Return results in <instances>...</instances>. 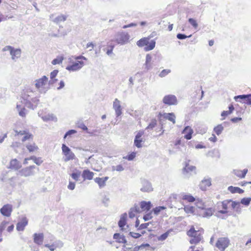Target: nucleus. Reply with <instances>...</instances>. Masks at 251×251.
Returning <instances> with one entry per match:
<instances>
[{
	"label": "nucleus",
	"mask_w": 251,
	"mask_h": 251,
	"mask_svg": "<svg viewBox=\"0 0 251 251\" xmlns=\"http://www.w3.org/2000/svg\"><path fill=\"white\" fill-rule=\"evenodd\" d=\"M62 150L63 154L65 156L64 161L67 162L73 160L75 158V154L71 151V149L65 144H62Z\"/></svg>",
	"instance_id": "obj_2"
},
{
	"label": "nucleus",
	"mask_w": 251,
	"mask_h": 251,
	"mask_svg": "<svg viewBox=\"0 0 251 251\" xmlns=\"http://www.w3.org/2000/svg\"><path fill=\"white\" fill-rule=\"evenodd\" d=\"M201 239V236L200 233L197 234V235L192 237V238L190 240V243L191 244H196L200 242Z\"/></svg>",
	"instance_id": "obj_32"
},
{
	"label": "nucleus",
	"mask_w": 251,
	"mask_h": 251,
	"mask_svg": "<svg viewBox=\"0 0 251 251\" xmlns=\"http://www.w3.org/2000/svg\"><path fill=\"white\" fill-rule=\"evenodd\" d=\"M81 175V172L78 170H76L75 172H74L71 175V177L75 181L79 180V178L80 177Z\"/></svg>",
	"instance_id": "obj_38"
},
{
	"label": "nucleus",
	"mask_w": 251,
	"mask_h": 251,
	"mask_svg": "<svg viewBox=\"0 0 251 251\" xmlns=\"http://www.w3.org/2000/svg\"><path fill=\"white\" fill-rule=\"evenodd\" d=\"M12 211V206L8 204L3 205L0 209V213L6 217H9Z\"/></svg>",
	"instance_id": "obj_11"
},
{
	"label": "nucleus",
	"mask_w": 251,
	"mask_h": 251,
	"mask_svg": "<svg viewBox=\"0 0 251 251\" xmlns=\"http://www.w3.org/2000/svg\"><path fill=\"white\" fill-rule=\"evenodd\" d=\"M25 106L31 109H34L36 107V105H34L32 103V101L30 100H25Z\"/></svg>",
	"instance_id": "obj_49"
},
{
	"label": "nucleus",
	"mask_w": 251,
	"mask_h": 251,
	"mask_svg": "<svg viewBox=\"0 0 251 251\" xmlns=\"http://www.w3.org/2000/svg\"><path fill=\"white\" fill-rule=\"evenodd\" d=\"M211 185V179L210 178L204 179L201 181L200 184V187L201 190L205 191L206 190L207 187H209Z\"/></svg>",
	"instance_id": "obj_22"
},
{
	"label": "nucleus",
	"mask_w": 251,
	"mask_h": 251,
	"mask_svg": "<svg viewBox=\"0 0 251 251\" xmlns=\"http://www.w3.org/2000/svg\"><path fill=\"white\" fill-rule=\"evenodd\" d=\"M28 224V221L26 218H24L19 222L16 225V229L18 231H23L25 227Z\"/></svg>",
	"instance_id": "obj_15"
},
{
	"label": "nucleus",
	"mask_w": 251,
	"mask_h": 251,
	"mask_svg": "<svg viewBox=\"0 0 251 251\" xmlns=\"http://www.w3.org/2000/svg\"><path fill=\"white\" fill-rule=\"evenodd\" d=\"M158 117L160 120L161 122L163 123V120H169L173 123V124H176V115L174 113H164L162 114L159 113Z\"/></svg>",
	"instance_id": "obj_5"
},
{
	"label": "nucleus",
	"mask_w": 251,
	"mask_h": 251,
	"mask_svg": "<svg viewBox=\"0 0 251 251\" xmlns=\"http://www.w3.org/2000/svg\"><path fill=\"white\" fill-rule=\"evenodd\" d=\"M233 172L234 175H236L237 176L240 178H244L248 172V169H245L242 171L235 170H234Z\"/></svg>",
	"instance_id": "obj_27"
},
{
	"label": "nucleus",
	"mask_w": 251,
	"mask_h": 251,
	"mask_svg": "<svg viewBox=\"0 0 251 251\" xmlns=\"http://www.w3.org/2000/svg\"><path fill=\"white\" fill-rule=\"evenodd\" d=\"M8 222L5 221H3V222H2L0 225V230L3 231L5 229L7 225L8 224Z\"/></svg>",
	"instance_id": "obj_63"
},
{
	"label": "nucleus",
	"mask_w": 251,
	"mask_h": 251,
	"mask_svg": "<svg viewBox=\"0 0 251 251\" xmlns=\"http://www.w3.org/2000/svg\"><path fill=\"white\" fill-rule=\"evenodd\" d=\"M63 59V58L61 57H57L56 58L54 59L52 61L51 63L53 65L59 64L62 62Z\"/></svg>",
	"instance_id": "obj_54"
},
{
	"label": "nucleus",
	"mask_w": 251,
	"mask_h": 251,
	"mask_svg": "<svg viewBox=\"0 0 251 251\" xmlns=\"http://www.w3.org/2000/svg\"><path fill=\"white\" fill-rule=\"evenodd\" d=\"M188 22L195 28L198 26L197 21L193 18H189L188 19Z\"/></svg>",
	"instance_id": "obj_55"
},
{
	"label": "nucleus",
	"mask_w": 251,
	"mask_h": 251,
	"mask_svg": "<svg viewBox=\"0 0 251 251\" xmlns=\"http://www.w3.org/2000/svg\"><path fill=\"white\" fill-rule=\"evenodd\" d=\"M29 159L33 160L34 162L38 165H40L43 162L40 158H37L34 156H31Z\"/></svg>",
	"instance_id": "obj_50"
},
{
	"label": "nucleus",
	"mask_w": 251,
	"mask_h": 251,
	"mask_svg": "<svg viewBox=\"0 0 251 251\" xmlns=\"http://www.w3.org/2000/svg\"><path fill=\"white\" fill-rule=\"evenodd\" d=\"M230 201H231V200L223 201L222 202V208L225 210H226L227 209V204Z\"/></svg>",
	"instance_id": "obj_61"
},
{
	"label": "nucleus",
	"mask_w": 251,
	"mask_h": 251,
	"mask_svg": "<svg viewBox=\"0 0 251 251\" xmlns=\"http://www.w3.org/2000/svg\"><path fill=\"white\" fill-rule=\"evenodd\" d=\"M229 240L226 237L219 238L216 243V247L221 251H225L228 247Z\"/></svg>",
	"instance_id": "obj_3"
},
{
	"label": "nucleus",
	"mask_w": 251,
	"mask_h": 251,
	"mask_svg": "<svg viewBox=\"0 0 251 251\" xmlns=\"http://www.w3.org/2000/svg\"><path fill=\"white\" fill-rule=\"evenodd\" d=\"M127 214L125 213L123 214L120 217V219L118 222V226L123 231L124 230V226L126 224Z\"/></svg>",
	"instance_id": "obj_18"
},
{
	"label": "nucleus",
	"mask_w": 251,
	"mask_h": 251,
	"mask_svg": "<svg viewBox=\"0 0 251 251\" xmlns=\"http://www.w3.org/2000/svg\"><path fill=\"white\" fill-rule=\"evenodd\" d=\"M141 184L142 187L140 189L142 192H150L153 190L151 184L148 180L143 179H141Z\"/></svg>",
	"instance_id": "obj_10"
},
{
	"label": "nucleus",
	"mask_w": 251,
	"mask_h": 251,
	"mask_svg": "<svg viewBox=\"0 0 251 251\" xmlns=\"http://www.w3.org/2000/svg\"><path fill=\"white\" fill-rule=\"evenodd\" d=\"M152 218V212H149L143 216V219L145 221H148Z\"/></svg>",
	"instance_id": "obj_58"
},
{
	"label": "nucleus",
	"mask_w": 251,
	"mask_h": 251,
	"mask_svg": "<svg viewBox=\"0 0 251 251\" xmlns=\"http://www.w3.org/2000/svg\"><path fill=\"white\" fill-rule=\"evenodd\" d=\"M224 130V127L221 124L218 125L214 128V131L217 135H220Z\"/></svg>",
	"instance_id": "obj_39"
},
{
	"label": "nucleus",
	"mask_w": 251,
	"mask_h": 251,
	"mask_svg": "<svg viewBox=\"0 0 251 251\" xmlns=\"http://www.w3.org/2000/svg\"><path fill=\"white\" fill-rule=\"evenodd\" d=\"M94 180L98 184L100 188H103L105 186V182L101 177H96L94 179Z\"/></svg>",
	"instance_id": "obj_36"
},
{
	"label": "nucleus",
	"mask_w": 251,
	"mask_h": 251,
	"mask_svg": "<svg viewBox=\"0 0 251 251\" xmlns=\"http://www.w3.org/2000/svg\"><path fill=\"white\" fill-rule=\"evenodd\" d=\"M182 199L183 200H186L189 202H194L195 201V198L190 195L184 194L182 196Z\"/></svg>",
	"instance_id": "obj_41"
},
{
	"label": "nucleus",
	"mask_w": 251,
	"mask_h": 251,
	"mask_svg": "<svg viewBox=\"0 0 251 251\" xmlns=\"http://www.w3.org/2000/svg\"><path fill=\"white\" fill-rule=\"evenodd\" d=\"M10 54L11 55L12 59L16 61L17 59L19 58L21 56V50L20 49H13L12 50H11Z\"/></svg>",
	"instance_id": "obj_21"
},
{
	"label": "nucleus",
	"mask_w": 251,
	"mask_h": 251,
	"mask_svg": "<svg viewBox=\"0 0 251 251\" xmlns=\"http://www.w3.org/2000/svg\"><path fill=\"white\" fill-rule=\"evenodd\" d=\"M185 212L187 213H194L195 208L192 206H186L184 208Z\"/></svg>",
	"instance_id": "obj_43"
},
{
	"label": "nucleus",
	"mask_w": 251,
	"mask_h": 251,
	"mask_svg": "<svg viewBox=\"0 0 251 251\" xmlns=\"http://www.w3.org/2000/svg\"><path fill=\"white\" fill-rule=\"evenodd\" d=\"M183 133H186L184 135V138L187 140H190L192 138V135L193 133V130L191 127L187 126L183 129Z\"/></svg>",
	"instance_id": "obj_24"
},
{
	"label": "nucleus",
	"mask_w": 251,
	"mask_h": 251,
	"mask_svg": "<svg viewBox=\"0 0 251 251\" xmlns=\"http://www.w3.org/2000/svg\"><path fill=\"white\" fill-rule=\"evenodd\" d=\"M189 161L190 160H188V162H185V166L182 169L183 175L187 177H189L190 175H192V172H194L195 174H196V167L194 166L189 165Z\"/></svg>",
	"instance_id": "obj_7"
},
{
	"label": "nucleus",
	"mask_w": 251,
	"mask_h": 251,
	"mask_svg": "<svg viewBox=\"0 0 251 251\" xmlns=\"http://www.w3.org/2000/svg\"><path fill=\"white\" fill-rule=\"evenodd\" d=\"M196 206L200 209H205V205L201 200H198L196 203Z\"/></svg>",
	"instance_id": "obj_57"
},
{
	"label": "nucleus",
	"mask_w": 251,
	"mask_h": 251,
	"mask_svg": "<svg viewBox=\"0 0 251 251\" xmlns=\"http://www.w3.org/2000/svg\"><path fill=\"white\" fill-rule=\"evenodd\" d=\"M78 127L84 130L87 131L88 130L87 127L84 125L83 123H79L78 124Z\"/></svg>",
	"instance_id": "obj_64"
},
{
	"label": "nucleus",
	"mask_w": 251,
	"mask_h": 251,
	"mask_svg": "<svg viewBox=\"0 0 251 251\" xmlns=\"http://www.w3.org/2000/svg\"><path fill=\"white\" fill-rule=\"evenodd\" d=\"M58 73V71L57 70H54L51 72L50 75L51 80L50 81V83H53L57 80V79H55L54 78L56 76Z\"/></svg>",
	"instance_id": "obj_33"
},
{
	"label": "nucleus",
	"mask_w": 251,
	"mask_h": 251,
	"mask_svg": "<svg viewBox=\"0 0 251 251\" xmlns=\"http://www.w3.org/2000/svg\"><path fill=\"white\" fill-rule=\"evenodd\" d=\"M33 241L34 243L38 245H41L44 241V234L43 233H35L33 235Z\"/></svg>",
	"instance_id": "obj_13"
},
{
	"label": "nucleus",
	"mask_w": 251,
	"mask_h": 251,
	"mask_svg": "<svg viewBox=\"0 0 251 251\" xmlns=\"http://www.w3.org/2000/svg\"><path fill=\"white\" fill-rule=\"evenodd\" d=\"M150 247V245L148 243L143 244L141 245L140 246H137L134 247L132 249H131L130 250V251H138L139 250H142V249L145 248V247Z\"/></svg>",
	"instance_id": "obj_40"
},
{
	"label": "nucleus",
	"mask_w": 251,
	"mask_h": 251,
	"mask_svg": "<svg viewBox=\"0 0 251 251\" xmlns=\"http://www.w3.org/2000/svg\"><path fill=\"white\" fill-rule=\"evenodd\" d=\"M191 36H192V35H190L189 36H187V35H186L184 34L178 33L176 35V37H177V39H178L179 40H183V39H186L187 38L191 37Z\"/></svg>",
	"instance_id": "obj_56"
},
{
	"label": "nucleus",
	"mask_w": 251,
	"mask_h": 251,
	"mask_svg": "<svg viewBox=\"0 0 251 251\" xmlns=\"http://www.w3.org/2000/svg\"><path fill=\"white\" fill-rule=\"evenodd\" d=\"M130 38L129 34L125 31L118 32L115 34L113 41L118 44L124 45L128 42Z\"/></svg>",
	"instance_id": "obj_1"
},
{
	"label": "nucleus",
	"mask_w": 251,
	"mask_h": 251,
	"mask_svg": "<svg viewBox=\"0 0 251 251\" xmlns=\"http://www.w3.org/2000/svg\"><path fill=\"white\" fill-rule=\"evenodd\" d=\"M171 72V70L169 69L163 70L159 75V76L161 77H163L167 75Z\"/></svg>",
	"instance_id": "obj_53"
},
{
	"label": "nucleus",
	"mask_w": 251,
	"mask_h": 251,
	"mask_svg": "<svg viewBox=\"0 0 251 251\" xmlns=\"http://www.w3.org/2000/svg\"><path fill=\"white\" fill-rule=\"evenodd\" d=\"M156 125L157 121L155 119H153L151 121L146 129L152 130Z\"/></svg>",
	"instance_id": "obj_46"
},
{
	"label": "nucleus",
	"mask_w": 251,
	"mask_h": 251,
	"mask_svg": "<svg viewBox=\"0 0 251 251\" xmlns=\"http://www.w3.org/2000/svg\"><path fill=\"white\" fill-rule=\"evenodd\" d=\"M213 210L212 208L205 209L202 212V215L204 217H209L213 214Z\"/></svg>",
	"instance_id": "obj_34"
},
{
	"label": "nucleus",
	"mask_w": 251,
	"mask_h": 251,
	"mask_svg": "<svg viewBox=\"0 0 251 251\" xmlns=\"http://www.w3.org/2000/svg\"><path fill=\"white\" fill-rule=\"evenodd\" d=\"M155 44L156 42L154 40H152L151 42H149L148 44L144 48L145 50L147 51L153 50L155 46Z\"/></svg>",
	"instance_id": "obj_31"
},
{
	"label": "nucleus",
	"mask_w": 251,
	"mask_h": 251,
	"mask_svg": "<svg viewBox=\"0 0 251 251\" xmlns=\"http://www.w3.org/2000/svg\"><path fill=\"white\" fill-rule=\"evenodd\" d=\"M199 234L198 231L196 230L194 227H192L187 232V235L190 237H193Z\"/></svg>",
	"instance_id": "obj_45"
},
{
	"label": "nucleus",
	"mask_w": 251,
	"mask_h": 251,
	"mask_svg": "<svg viewBox=\"0 0 251 251\" xmlns=\"http://www.w3.org/2000/svg\"><path fill=\"white\" fill-rule=\"evenodd\" d=\"M22 167L21 163L16 159H12L10 161L9 168L14 170H18Z\"/></svg>",
	"instance_id": "obj_14"
},
{
	"label": "nucleus",
	"mask_w": 251,
	"mask_h": 251,
	"mask_svg": "<svg viewBox=\"0 0 251 251\" xmlns=\"http://www.w3.org/2000/svg\"><path fill=\"white\" fill-rule=\"evenodd\" d=\"M17 177L16 176H13L10 178L8 179L9 183L10 186H11L13 187H14L16 186V184L15 181L17 179Z\"/></svg>",
	"instance_id": "obj_52"
},
{
	"label": "nucleus",
	"mask_w": 251,
	"mask_h": 251,
	"mask_svg": "<svg viewBox=\"0 0 251 251\" xmlns=\"http://www.w3.org/2000/svg\"><path fill=\"white\" fill-rule=\"evenodd\" d=\"M33 92L30 89L25 90L22 94V97L24 100H30L33 96Z\"/></svg>",
	"instance_id": "obj_17"
},
{
	"label": "nucleus",
	"mask_w": 251,
	"mask_h": 251,
	"mask_svg": "<svg viewBox=\"0 0 251 251\" xmlns=\"http://www.w3.org/2000/svg\"><path fill=\"white\" fill-rule=\"evenodd\" d=\"M149 38H143L137 42V45L139 47L146 46L149 43Z\"/></svg>",
	"instance_id": "obj_29"
},
{
	"label": "nucleus",
	"mask_w": 251,
	"mask_h": 251,
	"mask_svg": "<svg viewBox=\"0 0 251 251\" xmlns=\"http://www.w3.org/2000/svg\"><path fill=\"white\" fill-rule=\"evenodd\" d=\"M228 190L232 194H242L244 192V191L243 189H241L240 188L238 187H234L232 186H229L228 187Z\"/></svg>",
	"instance_id": "obj_28"
},
{
	"label": "nucleus",
	"mask_w": 251,
	"mask_h": 251,
	"mask_svg": "<svg viewBox=\"0 0 251 251\" xmlns=\"http://www.w3.org/2000/svg\"><path fill=\"white\" fill-rule=\"evenodd\" d=\"M144 142L142 138L140 139H134V145L138 148H140L142 147L141 143Z\"/></svg>",
	"instance_id": "obj_48"
},
{
	"label": "nucleus",
	"mask_w": 251,
	"mask_h": 251,
	"mask_svg": "<svg viewBox=\"0 0 251 251\" xmlns=\"http://www.w3.org/2000/svg\"><path fill=\"white\" fill-rule=\"evenodd\" d=\"M25 147L30 152H33L38 149V146L34 142L32 144H26Z\"/></svg>",
	"instance_id": "obj_30"
},
{
	"label": "nucleus",
	"mask_w": 251,
	"mask_h": 251,
	"mask_svg": "<svg viewBox=\"0 0 251 251\" xmlns=\"http://www.w3.org/2000/svg\"><path fill=\"white\" fill-rule=\"evenodd\" d=\"M48 79V77L44 75L42 78L36 80L35 84V87L38 89L44 86L47 83Z\"/></svg>",
	"instance_id": "obj_16"
},
{
	"label": "nucleus",
	"mask_w": 251,
	"mask_h": 251,
	"mask_svg": "<svg viewBox=\"0 0 251 251\" xmlns=\"http://www.w3.org/2000/svg\"><path fill=\"white\" fill-rule=\"evenodd\" d=\"M94 175V174L93 172H91L88 169H86L83 171L82 176L84 180H85V179L91 180L93 179Z\"/></svg>",
	"instance_id": "obj_20"
},
{
	"label": "nucleus",
	"mask_w": 251,
	"mask_h": 251,
	"mask_svg": "<svg viewBox=\"0 0 251 251\" xmlns=\"http://www.w3.org/2000/svg\"><path fill=\"white\" fill-rule=\"evenodd\" d=\"M42 119L45 122H48L49 121L56 122L57 121V118L54 116L53 114L52 113L48 114L46 115L42 116Z\"/></svg>",
	"instance_id": "obj_25"
},
{
	"label": "nucleus",
	"mask_w": 251,
	"mask_h": 251,
	"mask_svg": "<svg viewBox=\"0 0 251 251\" xmlns=\"http://www.w3.org/2000/svg\"><path fill=\"white\" fill-rule=\"evenodd\" d=\"M28 132L27 129L23 130L18 131L17 130H15V132L16 133V135H25V134H26Z\"/></svg>",
	"instance_id": "obj_60"
},
{
	"label": "nucleus",
	"mask_w": 251,
	"mask_h": 251,
	"mask_svg": "<svg viewBox=\"0 0 251 251\" xmlns=\"http://www.w3.org/2000/svg\"><path fill=\"white\" fill-rule=\"evenodd\" d=\"M17 108L18 109V110L19 111V114L20 116L24 117L26 115V113L25 112V108H21V105L17 104Z\"/></svg>",
	"instance_id": "obj_42"
},
{
	"label": "nucleus",
	"mask_w": 251,
	"mask_h": 251,
	"mask_svg": "<svg viewBox=\"0 0 251 251\" xmlns=\"http://www.w3.org/2000/svg\"><path fill=\"white\" fill-rule=\"evenodd\" d=\"M136 156V153L134 152H131L130 154L124 156L123 158L127 159L129 161L133 160Z\"/></svg>",
	"instance_id": "obj_51"
},
{
	"label": "nucleus",
	"mask_w": 251,
	"mask_h": 251,
	"mask_svg": "<svg viewBox=\"0 0 251 251\" xmlns=\"http://www.w3.org/2000/svg\"><path fill=\"white\" fill-rule=\"evenodd\" d=\"M115 168V167H114V166L112 167L113 171L116 170L117 171H118V172H122L124 170V167L121 165H118L116 166V168Z\"/></svg>",
	"instance_id": "obj_62"
},
{
	"label": "nucleus",
	"mask_w": 251,
	"mask_h": 251,
	"mask_svg": "<svg viewBox=\"0 0 251 251\" xmlns=\"http://www.w3.org/2000/svg\"><path fill=\"white\" fill-rule=\"evenodd\" d=\"M113 238L116 240L117 242L120 243L126 244L127 243V240H126L125 236L119 233H115L113 235Z\"/></svg>",
	"instance_id": "obj_19"
},
{
	"label": "nucleus",
	"mask_w": 251,
	"mask_h": 251,
	"mask_svg": "<svg viewBox=\"0 0 251 251\" xmlns=\"http://www.w3.org/2000/svg\"><path fill=\"white\" fill-rule=\"evenodd\" d=\"M166 208V207L165 206H159L153 208L152 212H153L154 215H157L159 214L160 211L165 209Z\"/></svg>",
	"instance_id": "obj_37"
},
{
	"label": "nucleus",
	"mask_w": 251,
	"mask_h": 251,
	"mask_svg": "<svg viewBox=\"0 0 251 251\" xmlns=\"http://www.w3.org/2000/svg\"><path fill=\"white\" fill-rule=\"evenodd\" d=\"M36 167L34 165L26 167L20 170L18 172L17 175H19L21 176H24L25 177L33 176L35 174V172L33 170Z\"/></svg>",
	"instance_id": "obj_6"
},
{
	"label": "nucleus",
	"mask_w": 251,
	"mask_h": 251,
	"mask_svg": "<svg viewBox=\"0 0 251 251\" xmlns=\"http://www.w3.org/2000/svg\"><path fill=\"white\" fill-rule=\"evenodd\" d=\"M67 19V16L64 15H60L57 17H56L53 20V22L56 24H59L61 22H64L66 21Z\"/></svg>",
	"instance_id": "obj_35"
},
{
	"label": "nucleus",
	"mask_w": 251,
	"mask_h": 251,
	"mask_svg": "<svg viewBox=\"0 0 251 251\" xmlns=\"http://www.w3.org/2000/svg\"><path fill=\"white\" fill-rule=\"evenodd\" d=\"M162 101L164 104L168 105H176L177 103L176 97L173 95L165 96Z\"/></svg>",
	"instance_id": "obj_8"
},
{
	"label": "nucleus",
	"mask_w": 251,
	"mask_h": 251,
	"mask_svg": "<svg viewBox=\"0 0 251 251\" xmlns=\"http://www.w3.org/2000/svg\"><path fill=\"white\" fill-rule=\"evenodd\" d=\"M234 99L236 101L251 105V93L236 96Z\"/></svg>",
	"instance_id": "obj_4"
},
{
	"label": "nucleus",
	"mask_w": 251,
	"mask_h": 251,
	"mask_svg": "<svg viewBox=\"0 0 251 251\" xmlns=\"http://www.w3.org/2000/svg\"><path fill=\"white\" fill-rule=\"evenodd\" d=\"M113 106L115 111L116 117H118L121 116L122 114V112L120 100L116 99L113 102Z\"/></svg>",
	"instance_id": "obj_12"
},
{
	"label": "nucleus",
	"mask_w": 251,
	"mask_h": 251,
	"mask_svg": "<svg viewBox=\"0 0 251 251\" xmlns=\"http://www.w3.org/2000/svg\"><path fill=\"white\" fill-rule=\"evenodd\" d=\"M152 206L151 201H142L140 202V208L143 211H149Z\"/></svg>",
	"instance_id": "obj_23"
},
{
	"label": "nucleus",
	"mask_w": 251,
	"mask_h": 251,
	"mask_svg": "<svg viewBox=\"0 0 251 251\" xmlns=\"http://www.w3.org/2000/svg\"><path fill=\"white\" fill-rule=\"evenodd\" d=\"M251 201V198H244L241 199L240 203L247 206H249Z\"/></svg>",
	"instance_id": "obj_44"
},
{
	"label": "nucleus",
	"mask_w": 251,
	"mask_h": 251,
	"mask_svg": "<svg viewBox=\"0 0 251 251\" xmlns=\"http://www.w3.org/2000/svg\"><path fill=\"white\" fill-rule=\"evenodd\" d=\"M84 65V63L82 61L77 60L72 65L67 66L66 69L70 71H76L80 70Z\"/></svg>",
	"instance_id": "obj_9"
},
{
	"label": "nucleus",
	"mask_w": 251,
	"mask_h": 251,
	"mask_svg": "<svg viewBox=\"0 0 251 251\" xmlns=\"http://www.w3.org/2000/svg\"><path fill=\"white\" fill-rule=\"evenodd\" d=\"M151 56L150 54H147L146 56V62L144 64L145 69H146L147 70H150L152 67L151 64Z\"/></svg>",
	"instance_id": "obj_26"
},
{
	"label": "nucleus",
	"mask_w": 251,
	"mask_h": 251,
	"mask_svg": "<svg viewBox=\"0 0 251 251\" xmlns=\"http://www.w3.org/2000/svg\"><path fill=\"white\" fill-rule=\"evenodd\" d=\"M76 133V131L74 129H71L66 132L64 136V138H66L67 136H70L71 135Z\"/></svg>",
	"instance_id": "obj_59"
},
{
	"label": "nucleus",
	"mask_w": 251,
	"mask_h": 251,
	"mask_svg": "<svg viewBox=\"0 0 251 251\" xmlns=\"http://www.w3.org/2000/svg\"><path fill=\"white\" fill-rule=\"evenodd\" d=\"M33 135L29 132V131L25 134L24 136L21 139L23 142H25V141L29 140L30 139H33Z\"/></svg>",
	"instance_id": "obj_47"
}]
</instances>
